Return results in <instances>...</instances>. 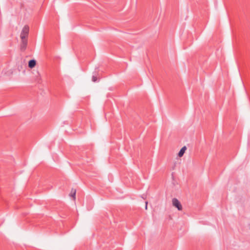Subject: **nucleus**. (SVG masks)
I'll return each instance as SVG.
<instances>
[{"label": "nucleus", "instance_id": "7ed1b4c3", "mask_svg": "<svg viewBox=\"0 0 250 250\" xmlns=\"http://www.w3.org/2000/svg\"><path fill=\"white\" fill-rule=\"evenodd\" d=\"M27 45V40L26 39H21V49L22 51L25 50Z\"/></svg>", "mask_w": 250, "mask_h": 250}, {"label": "nucleus", "instance_id": "6e6552de", "mask_svg": "<svg viewBox=\"0 0 250 250\" xmlns=\"http://www.w3.org/2000/svg\"><path fill=\"white\" fill-rule=\"evenodd\" d=\"M147 202H146V209H147Z\"/></svg>", "mask_w": 250, "mask_h": 250}, {"label": "nucleus", "instance_id": "f03ea898", "mask_svg": "<svg viewBox=\"0 0 250 250\" xmlns=\"http://www.w3.org/2000/svg\"><path fill=\"white\" fill-rule=\"evenodd\" d=\"M172 201L173 206L176 208L178 210H181L182 209V206L177 199L174 198L172 199Z\"/></svg>", "mask_w": 250, "mask_h": 250}, {"label": "nucleus", "instance_id": "0eeeda50", "mask_svg": "<svg viewBox=\"0 0 250 250\" xmlns=\"http://www.w3.org/2000/svg\"><path fill=\"white\" fill-rule=\"evenodd\" d=\"M97 76L96 72H95V74L92 76V80L93 82H96L97 81Z\"/></svg>", "mask_w": 250, "mask_h": 250}, {"label": "nucleus", "instance_id": "f257e3e1", "mask_svg": "<svg viewBox=\"0 0 250 250\" xmlns=\"http://www.w3.org/2000/svg\"><path fill=\"white\" fill-rule=\"evenodd\" d=\"M29 31V26L28 25H25L23 27V28L21 31V39H26V38L27 37V36L28 35Z\"/></svg>", "mask_w": 250, "mask_h": 250}, {"label": "nucleus", "instance_id": "20e7f679", "mask_svg": "<svg viewBox=\"0 0 250 250\" xmlns=\"http://www.w3.org/2000/svg\"><path fill=\"white\" fill-rule=\"evenodd\" d=\"M36 64V60L33 59L31 60L28 62V67L30 68H34Z\"/></svg>", "mask_w": 250, "mask_h": 250}, {"label": "nucleus", "instance_id": "39448f33", "mask_svg": "<svg viewBox=\"0 0 250 250\" xmlns=\"http://www.w3.org/2000/svg\"><path fill=\"white\" fill-rule=\"evenodd\" d=\"M187 149V147L186 146H183L179 151L178 153V156L181 157L183 156L185 151Z\"/></svg>", "mask_w": 250, "mask_h": 250}, {"label": "nucleus", "instance_id": "423d86ee", "mask_svg": "<svg viewBox=\"0 0 250 250\" xmlns=\"http://www.w3.org/2000/svg\"><path fill=\"white\" fill-rule=\"evenodd\" d=\"M76 193V190L74 189H72L71 193L70 194V196L73 198L74 200H75V195Z\"/></svg>", "mask_w": 250, "mask_h": 250}]
</instances>
